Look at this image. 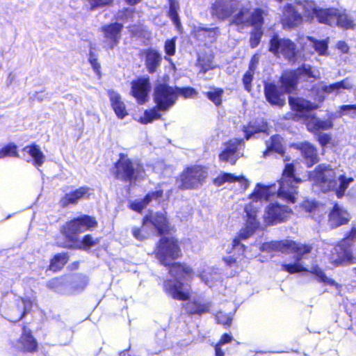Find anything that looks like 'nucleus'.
Instances as JSON below:
<instances>
[{
    "mask_svg": "<svg viewBox=\"0 0 356 356\" xmlns=\"http://www.w3.org/2000/svg\"><path fill=\"white\" fill-rule=\"evenodd\" d=\"M157 259L161 264L169 266V273L173 280H167L163 283L165 292L171 298L178 300H187L191 296V286L182 282L181 279H192L194 272L189 266L179 263L170 264L171 260L178 258L181 250L177 241L172 237L162 238L155 250Z\"/></svg>",
    "mask_w": 356,
    "mask_h": 356,
    "instance_id": "nucleus-1",
    "label": "nucleus"
},
{
    "mask_svg": "<svg viewBox=\"0 0 356 356\" xmlns=\"http://www.w3.org/2000/svg\"><path fill=\"white\" fill-rule=\"evenodd\" d=\"M293 172V165L291 163L286 164L282 177L277 181V184L271 185L257 184L250 198L257 203L258 201L269 200L277 196L287 203H295L297 194L296 185L300 184L301 180L295 177Z\"/></svg>",
    "mask_w": 356,
    "mask_h": 356,
    "instance_id": "nucleus-2",
    "label": "nucleus"
},
{
    "mask_svg": "<svg viewBox=\"0 0 356 356\" xmlns=\"http://www.w3.org/2000/svg\"><path fill=\"white\" fill-rule=\"evenodd\" d=\"M314 78L320 79V72L313 69L310 65H304L298 68L297 71L285 72L281 76V87H278L273 83H266L264 84V94L266 100L271 104L277 106H282L285 100L282 98L284 92H290L296 85L299 79Z\"/></svg>",
    "mask_w": 356,
    "mask_h": 356,
    "instance_id": "nucleus-3",
    "label": "nucleus"
},
{
    "mask_svg": "<svg viewBox=\"0 0 356 356\" xmlns=\"http://www.w3.org/2000/svg\"><path fill=\"white\" fill-rule=\"evenodd\" d=\"M309 179L321 187L324 192L334 190L337 197H342L349 184L354 179L340 173L339 170H334L325 164L319 165L309 175Z\"/></svg>",
    "mask_w": 356,
    "mask_h": 356,
    "instance_id": "nucleus-4",
    "label": "nucleus"
},
{
    "mask_svg": "<svg viewBox=\"0 0 356 356\" xmlns=\"http://www.w3.org/2000/svg\"><path fill=\"white\" fill-rule=\"evenodd\" d=\"M261 249L264 251L275 250L282 252L292 251L295 253V262L292 264H283L282 269L291 274L298 272L307 271V269L304 266H307L305 262V260L307 259L312 250V247L310 245L297 243L289 240H285L282 241L265 243L262 245Z\"/></svg>",
    "mask_w": 356,
    "mask_h": 356,
    "instance_id": "nucleus-5",
    "label": "nucleus"
},
{
    "mask_svg": "<svg viewBox=\"0 0 356 356\" xmlns=\"http://www.w3.org/2000/svg\"><path fill=\"white\" fill-rule=\"evenodd\" d=\"M154 99L156 104V108L145 111L143 116L139 119V122L143 124L159 119L161 115L159 111H166L174 106L177 99V94L175 88L165 83H160L154 88Z\"/></svg>",
    "mask_w": 356,
    "mask_h": 356,
    "instance_id": "nucleus-6",
    "label": "nucleus"
},
{
    "mask_svg": "<svg viewBox=\"0 0 356 356\" xmlns=\"http://www.w3.org/2000/svg\"><path fill=\"white\" fill-rule=\"evenodd\" d=\"M264 11L257 8L252 12L245 7L241 8L238 13L233 16L231 23L242 28L252 26L254 31L251 33L250 43L252 48H254L259 44L263 35L261 29L264 24Z\"/></svg>",
    "mask_w": 356,
    "mask_h": 356,
    "instance_id": "nucleus-7",
    "label": "nucleus"
},
{
    "mask_svg": "<svg viewBox=\"0 0 356 356\" xmlns=\"http://www.w3.org/2000/svg\"><path fill=\"white\" fill-rule=\"evenodd\" d=\"M303 7L309 17H316L320 23L330 26L338 25L348 29L352 26V20L345 13H340L335 8H317L316 3L312 1H305Z\"/></svg>",
    "mask_w": 356,
    "mask_h": 356,
    "instance_id": "nucleus-8",
    "label": "nucleus"
},
{
    "mask_svg": "<svg viewBox=\"0 0 356 356\" xmlns=\"http://www.w3.org/2000/svg\"><path fill=\"white\" fill-rule=\"evenodd\" d=\"M168 227L166 218L160 213H151L146 216L140 227L132 228V234L138 241H143L147 238L152 234H163Z\"/></svg>",
    "mask_w": 356,
    "mask_h": 356,
    "instance_id": "nucleus-9",
    "label": "nucleus"
},
{
    "mask_svg": "<svg viewBox=\"0 0 356 356\" xmlns=\"http://www.w3.org/2000/svg\"><path fill=\"white\" fill-rule=\"evenodd\" d=\"M247 220L245 226L240 230L238 238L232 241L233 250L238 252V255H243L245 248L240 241L250 238L259 227V221L257 219V209L250 204L245 208Z\"/></svg>",
    "mask_w": 356,
    "mask_h": 356,
    "instance_id": "nucleus-10",
    "label": "nucleus"
},
{
    "mask_svg": "<svg viewBox=\"0 0 356 356\" xmlns=\"http://www.w3.org/2000/svg\"><path fill=\"white\" fill-rule=\"evenodd\" d=\"M115 168V177L129 183L142 179L145 176L143 167L139 163L131 161L124 154H120Z\"/></svg>",
    "mask_w": 356,
    "mask_h": 356,
    "instance_id": "nucleus-11",
    "label": "nucleus"
},
{
    "mask_svg": "<svg viewBox=\"0 0 356 356\" xmlns=\"http://www.w3.org/2000/svg\"><path fill=\"white\" fill-rule=\"evenodd\" d=\"M207 168L201 165H193L186 168L180 175V184L181 189H193L202 186L207 177Z\"/></svg>",
    "mask_w": 356,
    "mask_h": 356,
    "instance_id": "nucleus-12",
    "label": "nucleus"
},
{
    "mask_svg": "<svg viewBox=\"0 0 356 356\" xmlns=\"http://www.w3.org/2000/svg\"><path fill=\"white\" fill-rule=\"evenodd\" d=\"M356 240V228L353 227L348 234L334 248L331 255V262L336 264L349 262L353 259L350 247Z\"/></svg>",
    "mask_w": 356,
    "mask_h": 356,
    "instance_id": "nucleus-13",
    "label": "nucleus"
},
{
    "mask_svg": "<svg viewBox=\"0 0 356 356\" xmlns=\"http://www.w3.org/2000/svg\"><path fill=\"white\" fill-rule=\"evenodd\" d=\"M97 225L94 218L84 215L67 222L63 227V234L69 241L76 242L78 234L94 228Z\"/></svg>",
    "mask_w": 356,
    "mask_h": 356,
    "instance_id": "nucleus-14",
    "label": "nucleus"
},
{
    "mask_svg": "<svg viewBox=\"0 0 356 356\" xmlns=\"http://www.w3.org/2000/svg\"><path fill=\"white\" fill-rule=\"evenodd\" d=\"M291 213L288 206L270 203L266 207L263 218L265 223L270 225L285 221Z\"/></svg>",
    "mask_w": 356,
    "mask_h": 356,
    "instance_id": "nucleus-15",
    "label": "nucleus"
},
{
    "mask_svg": "<svg viewBox=\"0 0 356 356\" xmlns=\"http://www.w3.org/2000/svg\"><path fill=\"white\" fill-rule=\"evenodd\" d=\"M269 51L275 55L282 54L288 60L296 56V44L290 40L274 35L270 41Z\"/></svg>",
    "mask_w": 356,
    "mask_h": 356,
    "instance_id": "nucleus-16",
    "label": "nucleus"
},
{
    "mask_svg": "<svg viewBox=\"0 0 356 356\" xmlns=\"http://www.w3.org/2000/svg\"><path fill=\"white\" fill-rule=\"evenodd\" d=\"M238 6L236 0H215L211 4L210 13L213 18L224 21L232 15Z\"/></svg>",
    "mask_w": 356,
    "mask_h": 356,
    "instance_id": "nucleus-17",
    "label": "nucleus"
},
{
    "mask_svg": "<svg viewBox=\"0 0 356 356\" xmlns=\"http://www.w3.org/2000/svg\"><path fill=\"white\" fill-rule=\"evenodd\" d=\"M32 307V301L24 298H16L13 305L4 312L6 318L12 322L19 321Z\"/></svg>",
    "mask_w": 356,
    "mask_h": 356,
    "instance_id": "nucleus-18",
    "label": "nucleus"
},
{
    "mask_svg": "<svg viewBox=\"0 0 356 356\" xmlns=\"http://www.w3.org/2000/svg\"><path fill=\"white\" fill-rule=\"evenodd\" d=\"M243 147L244 143L243 140H229L224 145L223 150L220 154L219 159L222 161L229 162L233 165L243 155Z\"/></svg>",
    "mask_w": 356,
    "mask_h": 356,
    "instance_id": "nucleus-19",
    "label": "nucleus"
},
{
    "mask_svg": "<svg viewBox=\"0 0 356 356\" xmlns=\"http://www.w3.org/2000/svg\"><path fill=\"white\" fill-rule=\"evenodd\" d=\"M305 0H296L297 6H300L305 15L309 17L306 13L303 7ZM299 9H296L291 4H288L284 7L283 17L282 19V24L284 26L292 27L298 25L301 22V15L298 13ZM313 19L312 17H310Z\"/></svg>",
    "mask_w": 356,
    "mask_h": 356,
    "instance_id": "nucleus-20",
    "label": "nucleus"
},
{
    "mask_svg": "<svg viewBox=\"0 0 356 356\" xmlns=\"http://www.w3.org/2000/svg\"><path fill=\"white\" fill-rule=\"evenodd\" d=\"M122 27V24L117 22L102 27V31L104 33L105 38V48L107 49H113L118 44Z\"/></svg>",
    "mask_w": 356,
    "mask_h": 356,
    "instance_id": "nucleus-21",
    "label": "nucleus"
},
{
    "mask_svg": "<svg viewBox=\"0 0 356 356\" xmlns=\"http://www.w3.org/2000/svg\"><path fill=\"white\" fill-rule=\"evenodd\" d=\"M150 89L148 78H139L131 82V94L140 104L147 101V94Z\"/></svg>",
    "mask_w": 356,
    "mask_h": 356,
    "instance_id": "nucleus-22",
    "label": "nucleus"
},
{
    "mask_svg": "<svg viewBox=\"0 0 356 356\" xmlns=\"http://www.w3.org/2000/svg\"><path fill=\"white\" fill-rule=\"evenodd\" d=\"M90 195V188L88 186H81L66 193L60 199V204L63 207H67L70 204H76L81 199L88 198Z\"/></svg>",
    "mask_w": 356,
    "mask_h": 356,
    "instance_id": "nucleus-23",
    "label": "nucleus"
},
{
    "mask_svg": "<svg viewBox=\"0 0 356 356\" xmlns=\"http://www.w3.org/2000/svg\"><path fill=\"white\" fill-rule=\"evenodd\" d=\"M17 348L24 352H34L37 350L38 342L30 330L23 327L22 334L17 341Z\"/></svg>",
    "mask_w": 356,
    "mask_h": 356,
    "instance_id": "nucleus-24",
    "label": "nucleus"
},
{
    "mask_svg": "<svg viewBox=\"0 0 356 356\" xmlns=\"http://www.w3.org/2000/svg\"><path fill=\"white\" fill-rule=\"evenodd\" d=\"M145 65L149 73L153 74L160 67L162 61L161 54L154 49H148L144 51Z\"/></svg>",
    "mask_w": 356,
    "mask_h": 356,
    "instance_id": "nucleus-25",
    "label": "nucleus"
},
{
    "mask_svg": "<svg viewBox=\"0 0 356 356\" xmlns=\"http://www.w3.org/2000/svg\"><path fill=\"white\" fill-rule=\"evenodd\" d=\"M211 304L204 300L202 297L194 298L186 304V310L191 314L202 315L209 312Z\"/></svg>",
    "mask_w": 356,
    "mask_h": 356,
    "instance_id": "nucleus-26",
    "label": "nucleus"
},
{
    "mask_svg": "<svg viewBox=\"0 0 356 356\" xmlns=\"http://www.w3.org/2000/svg\"><path fill=\"white\" fill-rule=\"evenodd\" d=\"M349 220L348 212L338 204H335L329 216L330 225L332 228H336L348 223Z\"/></svg>",
    "mask_w": 356,
    "mask_h": 356,
    "instance_id": "nucleus-27",
    "label": "nucleus"
},
{
    "mask_svg": "<svg viewBox=\"0 0 356 356\" xmlns=\"http://www.w3.org/2000/svg\"><path fill=\"white\" fill-rule=\"evenodd\" d=\"M296 146L297 149L300 150L307 167L309 168L318 162L317 150L314 145L308 142H304Z\"/></svg>",
    "mask_w": 356,
    "mask_h": 356,
    "instance_id": "nucleus-28",
    "label": "nucleus"
},
{
    "mask_svg": "<svg viewBox=\"0 0 356 356\" xmlns=\"http://www.w3.org/2000/svg\"><path fill=\"white\" fill-rule=\"evenodd\" d=\"M163 191L161 189L148 193L143 199L136 200L131 204V209L140 212L149 203L155 201L159 202L163 196Z\"/></svg>",
    "mask_w": 356,
    "mask_h": 356,
    "instance_id": "nucleus-29",
    "label": "nucleus"
},
{
    "mask_svg": "<svg viewBox=\"0 0 356 356\" xmlns=\"http://www.w3.org/2000/svg\"><path fill=\"white\" fill-rule=\"evenodd\" d=\"M226 182H238L243 190L249 186V181L244 176H236L231 173H222L213 180L214 184L217 186H222Z\"/></svg>",
    "mask_w": 356,
    "mask_h": 356,
    "instance_id": "nucleus-30",
    "label": "nucleus"
},
{
    "mask_svg": "<svg viewBox=\"0 0 356 356\" xmlns=\"http://www.w3.org/2000/svg\"><path fill=\"white\" fill-rule=\"evenodd\" d=\"M108 92L111 106L115 114L119 118L123 119L127 115V112L124 102L121 100L120 95L113 90H108Z\"/></svg>",
    "mask_w": 356,
    "mask_h": 356,
    "instance_id": "nucleus-31",
    "label": "nucleus"
},
{
    "mask_svg": "<svg viewBox=\"0 0 356 356\" xmlns=\"http://www.w3.org/2000/svg\"><path fill=\"white\" fill-rule=\"evenodd\" d=\"M312 92L315 95V99L318 102H322L324 101L326 95L332 93L338 95L339 93V90L336 83H334L329 86L321 85L319 87L314 88L312 90Z\"/></svg>",
    "mask_w": 356,
    "mask_h": 356,
    "instance_id": "nucleus-32",
    "label": "nucleus"
},
{
    "mask_svg": "<svg viewBox=\"0 0 356 356\" xmlns=\"http://www.w3.org/2000/svg\"><path fill=\"white\" fill-rule=\"evenodd\" d=\"M289 104L293 110L303 112L316 109L318 105L316 103L310 102L308 100L302 98H289Z\"/></svg>",
    "mask_w": 356,
    "mask_h": 356,
    "instance_id": "nucleus-33",
    "label": "nucleus"
},
{
    "mask_svg": "<svg viewBox=\"0 0 356 356\" xmlns=\"http://www.w3.org/2000/svg\"><path fill=\"white\" fill-rule=\"evenodd\" d=\"M268 129L266 122L261 120L251 122L247 127H244L243 131L245 134V139L249 140L252 136L260 132H266Z\"/></svg>",
    "mask_w": 356,
    "mask_h": 356,
    "instance_id": "nucleus-34",
    "label": "nucleus"
},
{
    "mask_svg": "<svg viewBox=\"0 0 356 356\" xmlns=\"http://www.w3.org/2000/svg\"><path fill=\"white\" fill-rule=\"evenodd\" d=\"M282 139L278 135L270 137V140L266 142V150L264 152V157H266L271 152L283 154L284 148L282 144Z\"/></svg>",
    "mask_w": 356,
    "mask_h": 356,
    "instance_id": "nucleus-35",
    "label": "nucleus"
},
{
    "mask_svg": "<svg viewBox=\"0 0 356 356\" xmlns=\"http://www.w3.org/2000/svg\"><path fill=\"white\" fill-rule=\"evenodd\" d=\"M23 152L28 153L33 160L34 165L40 167L44 162V155L40 150L39 146L31 145L23 148Z\"/></svg>",
    "mask_w": 356,
    "mask_h": 356,
    "instance_id": "nucleus-36",
    "label": "nucleus"
},
{
    "mask_svg": "<svg viewBox=\"0 0 356 356\" xmlns=\"http://www.w3.org/2000/svg\"><path fill=\"white\" fill-rule=\"evenodd\" d=\"M333 123L331 119L321 120L314 118L307 123V129L311 131L319 130H327L332 127Z\"/></svg>",
    "mask_w": 356,
    "mask_h": 356,
    "instance_id": "nucleus-37",
    "label": "nucleus"
},
{
    "mask_svg": "<svg viewBox=\"0 0 356 356\" xmlns=\"http://www.w3.org/2000/svg\"><path fill=\"white\" fill-rule=\"evenodd\" d=\"M201 280L209 286H211L216 281L220 280V275L218 271L212 268H207L198 275Z\"/></svg>",
    "mask_w": 356,
    "mask_h": 356,
    "instance_id": "nucleus-38",
    "label": "nucleus"
},
{
    "mask_svg": "<svg viewBox=\"0 0 356 356\" xmlns=\"http://www.w3.org/2000/svg\"><path fill=\"white\" fill-rule=\"evenodd\" d=\"M310 42V45L314 49L315 51L320 56H327L328 54V42L329 38L318 40L313 37H307Z\"/></svg>",
    "mask_w": 356,
    "mask_h": 356,
    "instance_id": "nucleus-39",
    "label": "nucleus"
},
{
    "mask_svg": "<svg viewBox=\"0 0 356 356\" xmlns=\"http://www.w3.org/2000/svg\"><path fill=\"white\" fill-rule=\"evenodd\" d=\"M179 3L175 0L170 1L169 16L178 31L181 29V22L178 15Z\"/></svg>",
    "mask_w": 356,
    "mask_h": 356,
    "instance_id": "nucleus-40",
    "label": "nucleus"
},
{
    "mask_svg": "<svg viewBox=\"0 0 356 356\" xmlns=\"http://www.w3.org/2000/svg\"><path fill=\"white\" fill-rule=\"evenodd\" d=\"M99 240L98 238L94 239L91 235H86L81 241L74 242V248L81 250H88L91 247L97 245Z\"/></svg>",
    "mask_w": 356,
    "mask_h": 356,
    "instance_id": "nucleus-41",
    "label": "nucleus"
},
{
    "mask_svg": "<svg viewBox=\"0 0 356 356\" xmlns=\"http://www.w3.org/2000/svg\"><path fill=\"white\" fill-rule=\"evenodd\" d=\"M67 261V256L65 253L55 255L50 264V270L54 272L60 270Z\"/></svg>",
    "mask_w": 356,
    "mask_h": 356,
    "instance_id": "nucleus-42",
    "label": "nucleus"
},
{
    "mask_svg": "<svg viewBox=\"0 0 356 356\" xmlns=\"http://www.w3.org/2000/svg\"><path fill=\"white\" fill-rule=\"evenodd\" d=\"M255 59H256V56H254L251 60V63L249 66V70L246 72V73L245 74V75L243 76V83L245 89L248 92H250L252 88L251 82L252 81V77L254 75V65Z\"/></svg>",
    "mask_w": 356,
    "mask_h": 356,
    "instance_id": "nucleus-43",
    "label": "nucleus"
},
{
    "mask_svg": "<svg viewBox=\"0 0 356 356\" xmlns=\"http://www.w3.org/2000/svg\"><path fill=\"white\" fill-rule=\"evenodd\" d=\"M310 272L316 275L319 282L325 284L335 286L337 287L339 286V284L336 283L334 280L327 277L323 270L318 266H316L312 267Z\"/></svg>",
    "mask_w": 356,
    "mask_h": 356,
    "instance_id": "nucleus-44",
    "label": "nucleus"
},
{
    "mask_svg": "<svg viewBox=\"0 0 356 356\" xmlns=\"http://www.w3.org/2000/svg\"><path fill=\"white\" fill-rule=\"evenodd\" d=\"M224 90L218 88H212L211 90L206 93L207 97L215 105L219 106L222 102V96Z\"/></svg>",
    "mask_w": 356,
    "mask_h": 356,
    "instance_id": "nucleus-45",
    "label": "nucleus"
},
{
    "mask_svg": "<svg viewBox=\"0 0 356 356\" xmlns=\"http://www.w3.org/2000/svg\"><path fill=\"white\" fill-rule=\"evenodd\" d=\"M90 10H95L111 5L113 0H86Z\"/></svg>",
    "mask_w": 356,
    "mask_h": 356,
    "instance_id": "nucleus-46",
    "label": "nucleus"
},
{
    "mask_svg": "<svg viewBox=\"0 0 356 356\" xmlns=\"http://www.w3.org/2000/svg\"><path fill=\"white\" fill-rule=\"evenodd\" d=\"M134 12L131 8H124L120 10L117 14V19L123 22H127L129 20L133 21Z\"/></svg>",
    "mask_w": 356,
    "mask_h": 356,
    "instance_id": "nucleus-47",
    "label": "nucleus"
},
{
    "mask_svg": "<svg viewBox=\"0 0 356 356\" xmlns=\"http://www.w3.org/2000/svg\"><path fill=\"white\" fill-rule=\"evenodd\" d=\"M195 32L198 34L201 33H205L209 38H215L219 33V29L218 27L206 28L200 26L195 28Z\"/></svg>",
    "mask_w": 356,
    "mask_h": 356,
    "instance_id": "nucleus-48",
    "label": "nucleus"
},
{
    "mask_svg": "<svg viewBox=\"0 0 356 356\" xmlns=\"http://www.w3.org/2000/svg\"><path fill=\"white\" fill-rule=\"evenodd\" d=\"M17 146L9 144L0 150V158L5 156H17Z\"/></svg>",
    "mask_w": 356,
    "mask_h": 356,
    "instance_id": "nucleus-49",
    "label": "nucleus"
},
{
    "mask_svg": "<svg viewBox=\"0 0 356 356\" xmlns=\"http://www.w3.org/2000/svg\"><path fill=\"white\" fill-rule=\"evenodd\" d=\"M176 90V92L177 94V97L179 95H181L184 97L185 98H189L192 97L194 95L197 94L196 90L191 87H186V88H175Z\"/></svg>",
    "mask_w": 356,
    "mask_h": 356,
    "instance_id": "nucleus-50",
    "label": "nucleus"
},
{
    "mask_svg": "<svg viewBox=\"0 0 356 356\" xmlns=\"http://www.w3.org/2000/svg\"><path fill=\"white\" fill-rule=\"evenodd\" d=\"M348 115L351 118H356V105H343L340 106L339 116Z\"/></svg>",
    "mask_w": 356,
    "mask_h": 356,
    "instance_id": "nucleus-51",
    "label": "nucleus"
},
{
    "mask_svg": "<svg viewBox=\"0 0 356 356\" xmlns=\"http://www.w3.org/2000/svg\"><path fill=\"white\" fill-rule=\"evenodd\" d=\"M216 319L218 323L224 325H230L232 320L230 315L224 314L222 312H218L216 314Z\"/></svg>",
    "mask_w": 356,
    "mask_h": 356,
    "instance_id": "nucleus-52",
    "label": "nucleus"
},
{
    "mask_svg": "<svg viewBox=\"0 0 356 356\" xmlns=\"http://www.w3.org/2000/svg\"><path fill=\"white\" fill-rule=\"evenodd\" d=\"M175 41L176 38L168 40L165 42V52L168 56H173L175 53Z\"/></svg>",
    "mask_w": 356,
    "mask_h": 356,
    "instance_id": "nucleus-53",
    "label": "nucleus"
},
{
    "mask_svg": "<svg viewBox=\"0 0 356 356\" xmlns=\"http://www.w3.org/2000/svg\"><path fill=\"white\" fill-rule=\"evenodd\" d=\"M88 60L95 72L97 74H99L100 65L98 63L95 55L92 52V51H90Z\"/></svg>",
    "mask_w": 356,
    "mask_h": 356,
    "instance_id": "nucleus-54",
    "label": "nucleus"
},
{
    "mask_svg": "<svg viewBox=\"0 0 356 356\" xmlns=\"http://www.w3.org/2000/svg\"><path fill=\"white\" fill-rule=\"evenodd\" d=\"M336 85L338 87L339 92L341 90H350L353 88V83L350 79L346 78L341 81L337 82Z\"/></svg>",
    "mask_w": 356,
    "mask_h": 356,
    "instance_id": "nucleus-55",
    "label": "nucleus"
},
{
    "mask_svg": "<svg viewBox=\"0 0 356 356\" xmlns=\"http://www.w3.org/2000/svg\"><path fill=\"white\" fill-rule=\"evenodd\" d=\"M61 280L59 279V278H54V279H51V280H49L48 282H47V286L49 288V289H51L54 291H58L59 290L58 287L60 286V285L61 284Z\"/></svg>",
    "mask_w": 356,
    "mask_h": 356,
    "instance_id": "nucleus-56",
    "label": "nucleus"
},
{
    "mask_svg": "<svg viewBox=\"0 0 356 356\" xmlns=\"http://www.w3.org/2000/svg\"><path fill=\"white\" fill-rule=\"evenodd\" d=\"M331 137L327 134H320L318 136V141L322 147L326 146L330 141Z\"/></svg>",
    "mask_w": 356,
    "mask_h": 356,
    "instance_id": "nucleus-57",
    "label": "nucleus"
},
{
    "mask_svg": "<svg viewBox=\"0 0 356 356\" xmlns=\"http://www.w3.org/2000/svg\"><path fill=\"white\" fill-rule=\"evenodd\" d=\"M232 340V337L230 334H224L218 343L219 345L222 346L225 345L229 342H230Z\"/></svg>",
    "mask_w": 356,
    "mask_h": 356,
    "instance_id": "nucleus-58",
    "label": "nucleus"
},
{
    "mask_svg": "<svg viewBox=\"0 0 356 356\" xmlns=\"http://www.w3.org/2000/svg\"><path fill=\"white\" fill-rule=\"evenodd\" d=\"M337 47L343 54L348 51V47L345 42L339 41L337 44Z\"/></svg>",
    "mask_w": 356,
    "mask_h": 356,
    "instance_id": "nucleus-59",
    "label": "nucleus"
},
{
    "mask_svg": "<svg viewBox=\"0 0 356 356\" xmlns=\"http://www.w3.org/2000/svg\"><path fill=\"white\" fill-rule=\"evenodd\" d=\"M224 261L229 266H232L234 264L237 263V258L234 256H229L223 259Z\"/></svg>",
    "mask_w": 356,
    "mask_h": 356,
    "instance_id": "nucleus-60",
    "label": "nucleus"
},
{
    "mask_svg": "<svg viewBox=\"0 0 356 356\" xmlns=\"http://www.w3.org/2000/svg\"><path fill=\"white\" fill-rule=\"evenodd\" d=\"M303 207H305L307 211L311 212L314 209L315 205L314 203H311L307 201L303 203Z\"/></svg>",
    "mask_w": 356,
    "mask_h": 356,
    "instance_id": "nucleus-61",
    "label": "nucleus"
},
{
    "mask_svg": "<svg viewBox=\"0 0 356 356\" xmlns=\"http://www.w3.org/2000/svg\"><path fill=\"white\" fill-rule=\"evenodd\" d=\"M220 347H221V346L219 345L218 343L216 344V346L215 347V352H216V356H224V353L221 350Z\"/></svg>",
    "mask_w": 356,
    "mask_h": 356,
    "instance_id": "nucleus-62",
    "label": "nucleus"
},
{
    "mask_svg": "<svg viewBox=\"0 0 356 356\" xmlns=\"http://www.w3.org/2000/svg\"><path fill=\"white\" fill-rule=\"evenodd\" d=\"M212 68L213 67H211L207 66V65H202L200 72H202L203 74H205L209 70L212 69Z\"/></svg>",
    "mask_w": 356,
    "mask_h": 356,
    "instance_id": "nucleus-63",
    "label": "nucleus"
},
{
    "mask_svg": "<svg viewBox=\"0 0 356 356\" xmlns=\"http://www.w3.org/2000/svg\"><path fill=\"white\" fill-rule=\"evenodd\" d=\"M141 0H126V1L130 5H134L140 2Z\"/></svg>",
    "mask_w": 356,
    "mask_h": 356,
    "instance_id": "nucleus-64",
    "label": "nucleus"
}]
</instances>
